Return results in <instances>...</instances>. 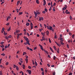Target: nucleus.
Returning a JSON list of instances; mask_svg holds the SVG:
<instances>
[{
	"instance_id": "obj_52",
	"label": "nucleus",
	"mask_w": 75,
	"mask_h": 75,
	"mask_svg": "<svg viewBox=\"0 0 75 75\" xmlns=\"http://www.w3.org/2000/svg\"><path fill=\"white\" fill-rule=\"evenodd\" d=\"M45 52L46 53V54H48V52L47 51H45Z\"/></svg>"
},
{
	"instance_id": "obj_58",
	"label": "nucleus",
	"mask_w": 75,
	"mask_h": 75,
	"mask_svg": "<svg viewBox=\"0 0 75 75\" xmlns=\"http://www.w3.org/2000/svg\"><path fill=\"white\" fill-rule=\"evenodd\" d=\"M18 64L19 65H21V63L19 62H18Z\"/></svg>"
},
{
	"instance_id": "obj_6",
	"label": "nucleus",
	"mask_w": 75,
	"mask_h": 75,
	"mask_svg": "<svg viewBox=\"0 0 75 75\" xmlns=\"http://www.w3.org/2000/svg\"><path fill=\"white\" fill-rule=\"evenodd\" d=\"M30 42V40H28V41H27L26 42V44H28L29 45H30V44L29 42Z\"/></svg>"
},
{
	"instance_id": "obj_12",
	"label": "nucleus",
	"mask_w": 75,
	"mask_h": 75,
	"mask_svg": "<svg viewBox=\"0 0 75 75\" xmlns=\"http://www.w3.org/2000/svg\"><path fill=\"white\" fill-rule=\"evenodd\" d=\"M11 30V26H10L9 29L8 30V31H10Z\"/></svg>"
},
{
	"instance_id": "obj_23",
	"label": "nucleus",
	"mask_w": 75,
	"mask_h": 75,
	"mask_svg": "<svg viewBox=\"0 0 75 75\" xmlns=\"http://www.w3.org/2000/svg\"><path fill=\"white\" fill-rule=\"evenodd\" d=\"M23 69H25V65H24V64L23 65Z\"/></svg>"
},
{
	"instance_id": "obj_18",
	"label": "nucleus",
	"mask_w": 75,
	"mask_h": 75,
	"mask_svg": "<svg viewBox=\"0 0 75 75\" xmlns=\"http://www.w3.org/2000/svg\"><path fill=\"white\" fill-rule=\"evenodd\" d=\"M60 42H61V45H64V43L62 42L61 41H60Z\"/></svg>"
},
{
	"instance_id": "obj_49",
	"label": "nucleus",
	"mask_w": 75,
	"mask_h": 75,
	"mask_svg": "<svg viewBox=\"0 0 75 75\" xmlns=\"http://www.w3.org/2000/svg\"><path fill=\"white\" fill-rule=\"evenodd\" d=\"M44 26L45 27V28H47V25H45V24H44Z\"/></svg>"
},
{
	"instance_id": "obj_42",
	"label": "nucleus",
	"mask_w": 75,
	"mask_h": 75,
	"mask_svg": "<svg viewBox=\"0 0 75 75\" xmlns=\"http://www.w3.org/2000/svg\"><path fill=\"white\" fill-rule=\"evenodd\" d=\"M28 68H29V69H31V67H30V66H28Z\"/></svg>"
},
{
	"instance_id": "obj_47",
	"label": "nucleus",
	"mask_w": 75,
	"mask_h": 75,
	"mask_svg": "<svg viewBox=\"0 0 75 75\" xmlns=\"http://www.w3.org/2000/svg\"><path fill=\"white\" fill-rule=\"evenodd\" d=\"M32 61L33 62V65H34V61H33V60H32Z\"/></svg>"
},
{
	"instance_id": "obj_51",
	"label": "nucleus",
	"mask_w": 75,
	"mask_h": 75,
	"mask_svg": "<svg viewBox=\"0 0 75 75\" xmlns=\"http://www.w3.org/2000/svg\"><path fill=\"white\" fill-rule=\"evenodd\" d=\"M53 75H55V72H54L52 73Z\"/></svg>"
},
{
	"instance_id": "obj_45",
	"label": "nucleus",
	"mask_w": 75,
	"mask_h": 75,
	"mask_svg": "<svg viewBox=\"0 0 75 75\" xmlns=\"http://www.w3.org/2000/svg\"><path fill=\"white\" fill-rule=\"evenodd\" d=\"M26 48L27 50H30V47H29L26 46Z\"/></svg>"
},
{
	"instance_id": "obj_15",
	"label": "nucleus",
	"mask_w": 75,
	"mask_h": 75,
	"mask_svg": "<svg viewBox=\"0 0 75 75\" xmlns=\"http://www.w3.org/2000/svg\"><path fill=\"white\" fill-rule=\"evenodd\" d=\"M54 48V49L56 51H57V48H56V47L55 46H53Z\"/></svg>"
},
{
	"instance_id": "obj_35",
	"label": "nucleus",
	"mask_w": 75,
	"mask_h": 75,
	"mask_svg": "<svg viewBox=\"0 0 75 75\" xmlns=\"http://www.w3.org/2000/svg\"><path fill=\"white\" fill-rule=\"evenodd\" d=\"M1 55H3V56H5V54L3 53L1 54Z\"/></svg>"
},
{
	"instance_id": "obj_13",
	"label": "nucleus",
	"mask_w": 75,
	"mask_h": 75,
	"mask_svg": "<svg viewBox=\"0 0 75 75\" xmlns=\"http://www.w3.org/2000/svg\"><path fill=\"white\" fill-rule=\"evenodd\" d=\"M25 40L26 41H28V38H25Z\"/></svg>"
},
{
	"instance_id": "obj_34",
	"label": "nucleus",
	"mask_w": 75,
	"mask_h": 75,
	"mask_svg": "<svg viewBox=\"0 0 75 75\" xmlns=\"http://www.w3.org/2000/svg\"><path fill=\"white\" fill-rule=\"evenodd\" d=\"M27 54L26 52H23V55H25Z\"/></svg>"
},
{
	"instance_id": "obj_8",
	"label": "nucleus",
	"mask_w": 75,
	"mask_h": 75,
	"mask_svg": "<svg viewBox=\"0 0 75 75\" xmlns=\"http://www.w3.org/2000/svg\"><path fill=\"white\" fill-rule=\"evenodd\" d=\"M25 62H26L27 64L28 63V59H25Z\"/></svg>"
},
{
	"instance_id": "obj_54",
	"label": "nucleus",
	"mask_w": 75,
	"mask_h": 75,
	"mask_svg": "<svg viewBox=\"0 0 75 75\" xmlns=\"http://www.w3.org/2000/svg\"><path fill=\"white\" fill-rule=\"evenodd\" d=\"M41 71H44V69H43V68H41Z\"/></svg>"
},
{
	"instance_id": "obj_24",
	"label": "nucleus",
	"mask_w": 75,
	"mask_h": 75,
	"mask_svg": "<svg viewBox=\"0 0 75 75\" xmlns=\"http://www.w3.org/2000/svg\"><path fill=\"white\" fill-rule=\"evenodd\" d=\"M35 64L36 66H37V65H38V64H37V62L36 61L35 62Z\"/></svg>"
},
{
	"instance_id": "obj_60",
	"label": "nucleus",
	"mask_w": 75,
	"mask_h": 75,
	"mask_svg": "<svg viewBox=\"0 0 75 75\" xmlns=\"http://www.w3.org/2000/svg\"><path fill=\"white\" fill-rule=\"evenodd\" d=\"M42 13H43L44 14V13H45V11H42Z\"/></svg>"
},
{
	"instance_id": "obj_2",
	"label": "nucleus",
	"mask_w": 75,
	"mask_h": 75,
	"mask_svg": "<svg viewBox=\"0 0 75 75\" xmlns=\"http://www.w3.org/2000/svg\"><path fill=\"white\" fill-rule=\"evenodd\" d=\"M39 46L40 47V48L43 51V47H42V46L41 45L39 44Z\"/></svg>"
},
{
	"instance_id": "obj_10",
	"label": "nucleus",
	"mask_w": 75,
	"mask_h": 75,
	"mask_svg": "<svg viewBox=\"0 0 75 75\" xmlns=\"http://www.w3.org/2000/svg\"><path fill=\"white\" fill-rule=\"evenodd\" d=\"M52 29V26H50L49 30H51Z\"/></svg>"
},
{
	"instance_id": "obj_22",
	"label": "nucleus",
	"mask_w": 75,
	"mask_h": 75,
	"mask_svg": "<svg viewBox=\"0 0 75 75\" xmlns=\"http://www.w3.org/2000/svg\"><path fill=\"white\" fill-rule=\"evenodd\" d=\"M66 9H67V8L64 7V8H63L62 10H66Z\"/></svg>"
},
{
	"instance_id": "obj_21",
	"label": "nucleus",
	"mask_w": 75,
	"mask_h": 75,
	"mask_svg": "<svg viewBox=\"0 0 75 75\" xmlns=\"http://www.w3.org/2000/svg\"><path fill=\"white\" fill-rule=\"evenodd\" d=\"M16 70H17V71H18V66H17L16 67Z\"/></svg>"
},
{
	"instance_id": "obj_46",
	"label": "nucleus",
	"mask_w": 75,
	"mask_h": 75,
	"mask_svg": "<svg viewBox=\"0 0 75 75\" xmlns=\"http://www.w3.org/2000/svg\"><path fill=\"white\" fill-rule=\"evenodd\" d=\"M43 3H46V1H45V0H43Z\"/></svg>"
},
{
	"instance_id": "obj_39",
	"label": "nucleus",
	"mask_w": 75,
	"mask_h": 75,
	"mask_svg": "<svg viewBox=\"0 0 75 75\" xmlns=\"http://www.w3.org/2000/svg\"><path fill=\"white\" fill-rule=\"evenodd\" d=\"M17 23L18 24V25L19 26V25H20V23H19V22H18V21H17Z\"/></svg>"
},
{
	"instance_id": "obj_11",
	"label": "nucleus",
	"mask_w": 75,
	"mask_h": 75,
	"mask_svg": "<svg viewBox=\"0 0 75 75\" xmlns=\"http://www.w3.org/2000/svg\"><path fill=\"white\" fill-rule=\"evenodd\" d=\"M57 53H59V48H58L57 51Z\"/></svg>"
},
{
	"instance_id": "obj_41",
	"label": "nucleus",
	"mask_w": 75,
	"mask_h": 75,
	"mask_svg": "<svg viewBox=\"0 0 75 75\" xmlns=\"http://www.w3.org/2000/svg\"><path fill=\"white\" fill-rule=\"evenodd\" d=\"M9 24H10V23H8L6 24V25L8 26L9 25Z\"/></svg>"
},
{
	"instance_id": "obj_64",
	"label": "nucleus",
	"mask_w": 75,
	"mask_h": 75,
	"mask_svg": "<svg viewBox=\"0 0 75 75\" xmlns=\"http://www.w3.org/2000/svg\"><path fill=\"white\" fill-rule=\"evenodd\" d=\"M73 59H75V57H73Z\"/></svg>"
},
{
	"instance_id": "obj_30",
	"label": "nucleus",
	"mask_w": 75,
	"mask_h": 75,
	"mask_svg": "<svg viewBox=\"0 0 75 75\" xmlns=\"http://www.w3.org/2000/svg\"><path fill=\"white\" fill-rule=\"evenodd\" d=\"M49 42H50V43H51V40L50 39V38H49Z\"/></svg>"
},
{
	"instance_id": "obj_61",
	"label": "nucleus",
	"mask_w": 75,
	"mask_h": 75,
	"mask_svg": "<svg viewBox=\"0 0 75 75\" xmlns=\"http://www.w3.org/2000/svg\"><path fill=\"white\" fill-rule=\"evenodd\" d=\"M69 74L70 75H72V73H69Z\"/></svg>"
},
{
	"instance_id": "obj_4",
	"label": "nucleus",
	"mask_w": 75,
	"mask_h": 75,
	"mask_svg": "<svg viewBox=\"0 0 75 75\" xmlns=\"http://www.w3.org/2000/svg\"><path fill=\"white\" fill-rule=\"evenodd\" d=\"M33 23H30V29H32L33 28Z\"/></svg>"
},
{
	"instance_id": "obj_55",
	"label": "nucleus",
	"mask_w": 75,
	"mask_h": 75,
	"mask_svg": "<svg viewBox=\"0 0 75 75\" xmlns=\"http://www.w3.org/2000/svg\"><path fill=\"white\" fill-rule=\"evenodd\" d=\"M10 44H9L8 45V46H7L8 48H9V46H10Z\"/></svg>"
},
{
	"instance_id": "obj_59",
	"label": "nucleus",
	"mask_w": 75,
	"mask_h": 75,
	"mask_svg": "<svg viewBox=\"0 0 75 75\" xmlns=\"http://www.w3.org/2000/svg\"><path fill=\"white\" fill-rule=\"evenodd\" d=\"M36 2L37 4H39V2L38 1H36Z\"/></svg>"
},
{
	"instance_id": "obj_40",
	"label": "nucleus",
	"mask_w": 75,
	"mask_h": 75,
	"mask_svg": "<svg viewBox=\"0 0 75 75\" xmlns=\"http://www.w3.org/2000/svg\"><path fill=\"white\" fill-rule=\"evenodd\" d=\"M42 75H44V72L43 71H42Z\"/></svg>"
},
{
	"instance_id": "obj_27",
	"label": "nucleus",
	"mask_w": 75,
	"mask_h": 75,
	"mask_svg": "<svg viewBox=\"0 0 75 75\" xmlns=\"http://www.w3.org/2000/svg\"><path fill=\"white\" fill-rule=\"evenodd\" d=\"M0 75H3V74L2 73V71H1L0 72Z\"/></svg>"
},
{
	"instance_id": "obj_57",
	"label": "nucleus",
	"mask_w": 75,
	"mask_h": 75,
	"mask_svg": "<svg viewBox=\"0 0 75 75\" xmlns=\"http://www.w3.org/2000/svg\"><path fill=\"white\" fill-rule=\"evenodd\" d=\"M4 2H5V1H3V2H2L1 3V5H2V4H3V3H4Z\"/></svg>"
},
{
	"instance_id": "obj_32",
	"label": "nucleus",
	"mask_w": 75,
	"mask_h": 75,
	"mask_svg": "<svg viewBox=\"0 0 75 75\" xmlns=\"http://www.w3.org/2000/svg\"><path fill=\"white\" fill-rule=\"evenodd\" d=\"M0 47H1V48H3L4 47V45H2L1 46H0Z\"/></svg>"
},
{
	"instance_id": "obj_43",
	"label": "nucleus",
	"mask_w": 75,
	"mask_h": 75,
	"mask_svg": "<svg viewBox=\"0 0 75 75\" xmlns=\"http://www.w3.org/2000/svg\"><path fill=\"white\" fill-rule=\"evenodd\" d=\"M55 58H56V57L54 56V58H53V59L54 60H55Z\"/></svg>"
},
{
	"instance_id": "obj_16",
	"label": "nucleus",
	"mask_w": 75,
	"mask_h": 75,
	"mask_svg": "<svg viewBox=\"0 0 75 75\" xmlns=\"http://www.w3.org/2000/svg\"><path fill=\"white\" fill-rule=\"evenodd\" d=\"M16 33H20V31L19 30H16Z\"/></svg>"
},
{
	"instance_id": "obj_33",
	"label": "nucleus",
	"mask_w": 75,
	"mask_h": 75,
	"mask_svg": "<svg viewBox=\"0 0 75 75\" xmlns=\"http://www.w3.org/2000/svg\"><path fill=\"white\" fill-rule=\"evenodd\" d=\"M74 36H75V35H74V34H73L72 36V38H74Z\"/></svg>"
},
{
	"instance_id": "obj_20",
	"label": "nucleus",
	"mask_w": 75,
	"mask_h": 75,
	"mask_svg": "<svg viewBox=\"0 0 75 75\" xmlns=\"http://www.w3.org/2000/svg\"><path fill=\"white\" fill-rule=\"evenodd\" d=\"M5 39H6V40H8V37H7V36H5Z\"/></svg>"
},
{
	"instance_id": "obj_9",
	"label": "nucleus",
	"mask_w": 75,
	"mask_h": 75,
	"mask_svg": "<svg viewBox=\"0 0 75 75\" xmlns=\"http://www.w3.org/2000/svg\"><path fill=\"white\" fill-rule=\"evenodd\" d=\"M50 50L51 51H52V52H54V51H53V50H52V49L51 47H50Z\"/></svg>"
},
{
	"instance_id": "obj_3",
	"label": "nucleus",
	"mask_w": 75,
	"mask_h": 75,
	"mask_svg": "<svg viewBox=\"0 0 75 75\" xmlns=\"http://www.w3.org/2000/svg\"><path fill=\"white\" fill-rule=\"evenodd\" d=\"M65 13L66 14H70V12H69L68 11L67 9L66 10Z\"/></svg>"
},
{
	"instance_id": "obj_38",
	"label": "nucleus",
	"mask_w": 75,
	"mask_h": 75,
	"mask_svg": "<svg viewBox=\"0 0 75 75\" xmlns=\"http://www.w3.org/2000/svg\"><path fill=\"white\" fill-rule=\"evenodd\" d=\"M40 14V12L38 11H36V14Z\"/></svg>"
},
{
	"instance_id": "obj_1",
	"label": "nucleus",
	"mask_w": 75,
	"mask_h": 75,
	"mask_svg": "<svg viewBox=\"0 0 75 75\" xmlns=\"http://www.w3.org/2000/svg\"><path fill=\"white\" fill-rule=\"evenodd\" d=\"M27 71L28 73V74H29L30 75L31 74V71L29 70H27Z\"/></svg>"
},
{
	"instance_id": "obj_14",
	"label": "nucleus",
	"mask_w": 75,
	"mask_h": 75,
	"mask_svg": "<svg viewBox=\"0 0 75 75\" xmlns=\"http://www.w3.org/2000/svg\"><path fill=\"white\" fill-rule=\"evenodd\" d=\"M60 40H61V41L63 42V38H60Z\"/></svg>"
},
{
	"instance_id": "obj_62",
	"label": "nucleus",
	"mask_w": 75,
	"mask_h": 75,
	"mask_svg": "<svg viewBox=\"0 0 75 75\" xmlns=\"http://www.w3.org/2000/svg\"><path fill=\"white\" fill-rule=\"evenodd\" d=\"M64 57H65L66 58H67V55H66L65 54H64Z\"/></svg>"
},
{
	"instance_id": "obj_48",
	"label": "nucleus",
	"mask_w": 75,
	"mask_h": 75,
	"mask_svg": "<svg viewBox=\"0 0 75 75\" xmlns=\"http://www.w3.org/2000/svg\"><path fill=\"white\" fill-rule=\"evenodd\" d=\"M11 37H12V36H11V35H10L8 37V38H11Z\"/></svg>"
},
{
	"instance_id": "obj_17",
	"label": "nucleus",
	"mask_w": 75,
	"mask_h": 75,
	"mask_svg": "<svg viewBox=\"0 0 75 75\" xmlns=\"http://www.w3.org/2000/svg\"><path fill=\"white\" fill-rule=\"evenodd\" d=\"M20 1H18L17 2V5H18L19 3H20Z\"/></svg>"
},
{
	"instance_id": "obj_19",
	"label": "nucleus",
	"mask_w": 75,
	"mask_h": 75,
	"mask_svg": "<svg viewBox=\"0 0 75 75\" xmlns=\"http://www.w3.org/2000/svg\"><path fill=\"white\" fill-rule=\"evenodd\" d=\"M68 42H72V40H68Z\"/></svg>"
},
{
	"instance_id": "obj_26",
	"label": "nucleus",
	"mask_w": 75,
	"mask_h": 75,
	"mask_svg": "<svg viewBox=\"0 0 75 75\" xmlns=\"http://www.w3.org/2000/svg\"><path fill=\"white\" fill-rule=\"evenodd\" d=\"M20 60L21 62V63L23 62V61H23V59H22V58H21V59H20Z\"/></svg>"
},
{
	"instance_id": "obj_50",
	"label": "nucleus",
	"mask_w": 75,
	"mask_h": 75,
	"mask_svg": "<svg viewBox=\"0 0 75 75\" xmlns=\"http://www.w3.org/2000/svg\"><path fill=\"white\" fill-rule=\"evenodd\" d=\"M3 44H4V42H1V45H3Z\"/></svg>"
},
{
	"instance_id": "obj_37",
	"label": "nucleus",
	"mask_w": 75,
	"mask_h": 75,
	"mask_svg": "<svg viewBox=\"0 0 75 75\" xmlns=\"http://www.w3.org/2000/svg\"><path fill=\"white\" fill-rule=\"evenodd\" d=\"M23 12H19V15H21L23 14Z\"/></svg>"
},
{
	"instance_id": "obj_44",
	"label": "nucleus",
	"mask_w": 75,
	"mask_h": 75,
	"mask_svg": "<svg viewBox=\"0 0 75 75\" xmlns=\"http://www.w3.org/2000/svg\"><path fill=\"white\" fill-rule=\"evenodd\" d=\"M8 64V62H6V65H7Z\"/></svg>"
},
{
	"instance_id": "obj_29",
	"label": "nucleus",
	"mask_w": 75,
	"mask_h": 75,
	"mask_svg": "<svg viewBox=\"0 0 75 75\" xmlns=\"http://www.w3.org/2000/svg\"><path fill=\"white\" fill-rule=\"evenodd\" d=\"M42 39L43 41H45V38H44V37H42Z\"/></svg>"
},
{
	"instance_id": "obj_7",
	"label": "nucleus",
	"mask_w": 75,
	"mask_h": 75,
	"mask_svg": "<svg viewBox=\"0 0 75 75\" xmlns=\"http://www.w3.org/2000/svg\"><path fill=\"white\" fill-rule=\"evenodd\" d=\"M46 33L47 35H48V34H49V31H48V30L46 32Z\"/></svg>"
},
{
	"instance_id": "obj_25",
	"label": "nucleus",
	"mask_w": 75,
	"mask_h": 75,
	"mask_svg": "<svg viewBox=\"0 0 75 75\" xmlns=\"http://www.w3.org/2000/svg\"><path fill=\"white\" fill-rule=\"evenodd\" d=\"M30 25V23H27L26 24V25L27 26H28V25Z\"/></svg>"
},
{
	"instance_id": "obj_56",
	"label": "nucleus",
	"mask_w": 75,
	"mask_h": 75,
	"mask_svg": "<svg viewBox=\"0 0 75 75\" xmlns=\"http://www.w3.org/2000/svg\"><path fill=\"white\" fill-rule=\"evenodd\" d=\"M41 34H42V35H45V33H42Z\"/></svg>"
},
{
	"instance_id": "obj_28",
	"label": "nucleus",
	"mask_w": 75,
	"mask_h": 75,
	"mask_svg": "<svg viewBox=\"0 0 75 75\" xmlns=\"http://www.w3.org/2000/svg\"><path fill=\"white\" fill-rule=\"evenodd\" d=\"M13 68H16V67H17V66H16V65L15 64H14L13 65Z\"/></svg>"
},
{
	"instance_id": "obj_63",
	"label": "nucleus",
	"mask_w": 75,
	"mask_h": 75,
	"mask_svg": "<svg viewBox=\"0 0 75 75\" xmlns=\"http://www.w3.org/2000/svg\"><path fill=\"white\" fill-rule=\"evenodd\" d=\"M18 10V9H16V11H17V13H18V12H19Z\"/></svg>"
},
{
	"instance_id": "obj_31",
	"label": "nucleus",
	"mask_w": 75,
	"mask_h": 75,
	"mask_svg": "<svg viewBox=\"0 0 75 75\" xmlns=\"http://www.w3.org/2000/svg\"><path fill=\"white\" fill-rule=\"evenodd\" d=\"M44 10L46 12H47V11H48V10L46 8H45Z\"/></svg>"
},
{
	"instance_id": "obj_5",
	"label": "nucleus",
	"mask_w": 75,
	"mask_h": 75,
	"mask_svg": "<svg viewBox=\"0 0 75 75\" xmlns=\"http://www.w3.org/2000/svg\"><path fill=\"white\" fill-rule=\"evenodd\" d=\"M55 43L57 45H58V46H59V47H61V45L60 44H59L58 43H57L56 42H55Z\"/></svg>"
},
{
	"instance_id": "obj_53",
	"label": "nucleus",
	"mask_w": 75,
	"mask_h": 75,
	"mask_svg": "<svg viewBox=\"0 0 75 75\" xmlns=\"http://www.w3.org/2000/svg\"><path fill=\"white\" fill-rule=\"evenodd\" d=\"M47 28L48 30H50V28H49V26H47Z\"/></svg>"
},
{
	"instance_id": "obj_36",
	"label": "nucleus",
	"mask_w": 75,
	"mask_h": 75,
	"mask_svg": "<svg viewBox=\"0 0 75 75\" xmlns=\"http://www.w3.org/2000/svg\"><path fill=\"white\" fill-rule=\"evenodd\" d=\"M70 20H72V18L71 15L70 16Z\"/></svg>"
}]
</instances>
